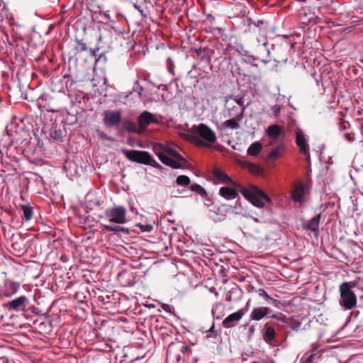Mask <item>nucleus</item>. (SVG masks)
<instances>
[{
	"label": "nucleus",
	"instance_id": "obj_1",
	"mask_svg": "<svg viewBox=\"0 0 363 363\" xmlns=\"http://www.w3.org/2000/svg\"><path fill=\"white\" fill-rule=\"evenodd\" d=\"M192 134H186L185 139L197 146L210 147L217 140L215 132L204 123L194 125L191 128Z\"/></svg>",
	"mask_w": 363,
	"mask_h": 363
},
{
	"label": "nucleus",
	"instance_id": "obj_2",
	"mask_svg": "<svg viewBox=\"0 0 363 363\" xmlns=\"http://www.w3.org/2000/svg\"><path fill=\"white\" fill-rule=\"evenodd\" d=\"M359 279L357 278L354 281H345L339 286V303L345 310H352L357 306V298L352 289L358 286Z\"/></svg>",
	"mask_w": 363,
	"mask_h": 363
},
{
	"label": "nucleus",
	"instance_id": "obj_3",
	"mask_svg": "<svg viewBox=\"0 0 363 363\" xmlns=\"http://www.w3.org/2000/svg\"><path fill=\"white\" fill-rule=\"evenodd\" d=\"M121 151L125 157L131 162L150 165L154 167H160L152 155L146 151L125 149H123Z\"/></svg>",
	"mask_w": 363,
	"mask_h": 363
},
{
	"label": "nucleus",
	"instance_id": "obj_4",
	"mask_svg": "<svg viewBox=\"0 0 363 363\" xmlns=\"http://www.w3.org/2000/svg\"><path fill=\"white\" fill-rule=\"evenodd\" d=\"M241 194L254 206L259 208H262L264 205L262 199L267 202L271 201L270 198L256 186H252L249 189L243 188L241 191Z\"/></svg>",
	"mask_w": 363,
	"mask_h": 363
},
{
	"label": "nucleus",
	"instance_id": "obj_5",
	"mask_svg": "<svg viewBox=\"0 0 363 363\" xmlns=\"http://www.w3.org/2000/svg\"><path fill=\"white\" fill-rule=\"evenodd\" d=\"M257 45L254 49V57L256 60L264 63H268L270 61V50L268 47V41L265 35H261L257 38Z\"/></svg>",
	"mask_w": 363,
	"mask_h": 363
},
{
	"label": "nucleus",
	"instance_id": "obj_6",
	"mask_svg": "<svg viewBox=\"0 0 363 363\" xmlns=\"http://www.w3.org/2000/svg\"><path fill=\"white\" fill-rule=\"evenodd\" d=\"M126 209L121 206L106 210L105 215L108 220L116 224H124L127 222Z\"/></svg>",
	"mask_w": 363,
	"mask_h": 363
},
{
	"label": "nucleus",
	"instance_id": "obj_7",
	"mask_svg": "<svg viewBox=\"0 0 363 363\" xmlns=\"http://www.w3.org/2000/svg\"><path fill=\"white\" fill-rule=\"evenodd\" d=\"M28 303V299L26 296H21L16 298L4 305V307L10 311H24L26 304Z\"/></svg>",
	"mask_w": 363,
	"mask_h": 363
},
{
	"label": "nucleus",
	"instance_id": "obj_8",
	"mask_svg": "<svg viewBox=\"0 0 363 363\" xmlns=\"http://www.w3.org/2000/svg\"><path fill=\"white\" fill-rule=\"evenodd\" d=\"M104 116V123L106 127L117 126L122 121L121 113L119 111H106Z\"/></svg>",
	"mask_w": 363,
	"mask_h": 363
},
{
	"label": "nucleus",
	"instance_id": "obj_9",
	"mask_svg": "<svg viewBox=\"0 0 363 363\" xmlns=\"http://www.w3.org/2000/svg\"><path fill=\"white\" fill-rule=\"evenodd\" d=\"M320 351L315 345H312L311 349L304 353L300 359V363H315L317 359L321 357Z\"/></svg>",
	"mask_w": 363,
	"mask_h": 363
},
{
	"label": "nucleus",
	"instance_id": "obj_10",
	"mask_svg": "<svg viewBox=\"0 0 363 363\" xmlns=\"http://www.w3.org/2000/svg\"><path fill=\"white\" fill-rule=\"evenodd\" d=\"M157 122L154 115L148 111L143 112L138 117V123L141 133H144L147 127L152 123Z\"/></svg>",
	"mask_w": 363,
	"mask_h": 363
},
{
	"label": "nucleus",
	"instance_id": "obj_11",
	"mask_svg": "<svg viewBox=\"0 0 363 363\" xmlns=\"http://www.w3.org/2000/svg\"><path fill=\"white\" fill-rule=\"evenodd\" d=\"M296 143L301 153L309 155V145L307 143L303 132L298 129L296 131Z\"/></svg>",
	"mask_w": 363,
	"mask_h": 363
},
{
	"label": "nucleus",
	"instance_id": "obj_12",
	"mask_svg": "<svg viewBox=\"0 0 363 363\" xmlns=\"http://www.w3.org/2000/svg\"><path fill=\"white\" fill-rule=\"evenodd\" d=\"M243 311H238L230 314L223 321L222 325L225 328H233L242 318Z\"/></svg>",
	"mask_w": 363,
	"mask_h": 363
},
{
	"label": "nucleus",
	"instance_id": "obj_13",
	"mask_svg": "<svg viewBox=\"0 0 363 363\" xmlns=\"http://www.w3.org/2000/svg\"><path fill=\"white\" fill-rule=\"evenodd\" d=\"M246 107L240 108L235 104H228L225 110V116L228 118H243L244 112Z\"/></svg>",
	"mask_w": 363,
	"mask_h": 363
},
{
	"label": "nucleus",
	"instance_id": "obj_14",
	"mask_svg": "<svg viewBox=\"0 0 363 363\" xmlns=\"http://www.w3.org/2000/svg\"><path fill=\"white\" fill-rule=\"evenodd\" d=\"M19 288V283L11 280H6L2 290L3 296L7 298L11 297L18 291Z\"/></svg>",
	"mask_w": 363,
	"mask_h": 363
},
{
	"label": "nucleus",
	"instance_id": "obj_15",
	"mask_svg": "<svg viewBox=\"0 0 363 363\" xmlns=\"http://www.w3.org/2000/svg\"><path fill=\"white\" fill-rule=\"evenodd\" d=\"M269 311L270 309L265 306L254 308L250 313V318L252 320L259 321L267 316Z\"/></svg>",
	"mask_w": 363,
	"mask_h": 363
},
{
	"label": "nucleus",
	"instance_id": "obj_16",
	"mask_svg": "<svg viewBox=\"0 0 363 363\" xmlns=\"http://www.w3.org/2000/svg\"><path fill=\"white\" fill-rule=\"evenodd\" d=\"M305 189L304 185L302 183L296 184L291 192V196L294 201L302 202L304 196Z\"/></svg>",
	"mask_w": 363,
	"mask_h": 363
},
{
	"label": "nucleus",
	"instance_id": "obj_17",
	"mask_svg": "<svg viewBox=\"0 0 363 363\" xmlns=\"http://www.w3.org/2000/svg\"><path fill=\"white\" fill-rule=\"evenodd\" d=\"M219 194L227 200H232L238 197V191L230 186L221 187L219 189Z\"/></svg>",
	"mask_w": 363,
	"mask_h": 363
},
{
	"label": "nucleus",
	"instance_id": "obj_18",
	"mask_svg": "<svg viewBox=\"0 0 363 363\" xmlns=\"http://www.w3.org/2000/svg\"><path fill=\"white\" fill-rule=\"evenodd\" d=\"M276 332L274 328L268 323L264 325L262 334L263 340L268 344H271L275 339Z\"/></svg>",
	"mask_w": 363,
	"mask_h": 363
},
{
	"label": "nucleus",
	"instance_id": "obj_19",
	"mask_svg": "<svg viewBox=\"0 0 363 363\" xmlns=\"http://www.w3.org/2000/svg\"><path fill=\"white\" fill-rule=\"evenodd\" d=\"M320 218L321 213H320L312 218L306 225H303V228L310 230L313 233L318 232Z\"/></svg>",
	"mask_w": 363,
	"mask_h": 363
},
{
	"label": "nucleus",
	"instance_id": "obj_20",
	"mask_svg": "<svg viewBox=\"0 0 363 363\" xmlns=\"http://www.w3.org/2000/svg\"><path fill=\"white\" fill-rule=\"evenodd\" d=\"M242 119V118H230L229 120L225 121L221 124L220 128L238 129L240 128L239 122L241 121Z\"/></svg>",
	"mask_w": 363,
	"mask_h": 363
},
{
	"label": "nucleus",
	"instance_id": "obj_21",
	"mask_svg": "<svg viewBox=\"0 0 363 363\" xmlns=\"http://www.w3.org/2000/svg\"><path fill=\"white\" fill-rule=\"evenodd\" d=\"M284 152V146L279 145L276 147L273 148L267 156V160L269 162H274L277 160Z\"/></svg>",
	"mask_w": 363,
	"mask_h": 363
},
{
	"label": "nucleus",
	"instance_id": "obj_22",
	"mask_svg": "<svg viewBox=\"0 0 363 363\" xmlns=\"http://www.w3.org/2000/svg\"><path fill=\"white\" fill-rule=\"evenodd\" d=\"M213 174L214 177L222 183L234 184V182L225 172L220 169H215Z\"/></svg>",
	"mask_w": 363,
	"mask_h": 363
},
{
	"label": "nucleus",
	"instance_id": "obj_23",
	"mask_svg": "<svg viewBox=\"0 0 363 363\" xmlns=\"http://www.w3.org/2000/svg\"><path fill=\"white\" fill-rule=\"evenodd\" d=\"M123 128L128 132L142 134L140 127H138L134 122L130 121L124 120L123 121Z\"/></svg>",
	"mask_w": 363,
	"mask_h": 363
},
{
	"label": "nucleus",
	"instance_id": "obj_24",
	"mask_svg": "<svg viewBox=\"0 0 363 363\" xmlns=\"http://www.w3.org/2000/svg\"><path fill=\"white\" fill-rule=\"evenodd\" d=\"M104 227L107 231L113 233H123L126 235L130 233L128 228L120 225H104Z\"/></svg>",
	"mask_w": 363,
	"mask_h": 363
},
{
	"label": "nucleus",
	"instance_id": "obj_25",
	"mask_svg": "<svg viewBox=\"0 0 363 363\" xmlns=\"http://www.w3.org/2000/svg\"><path fill=\"white\" fill-rule=\"evenodd\" d=\"M160 161L163 164L168 165L174 169L183 168L181 163H179V162L174 161V160H172V158H170L169 157H168L167 155L160 157Z\"/></svg>",
	"mask_w": 363,
	"mask_h": 363
},
{
	"label": "nucleus",
	"instance_id": "obj_26",
	"mask_svg": "<svg viewBox=\"0 0 363 363\" xmlns=\"http://www.w3.org/2000/svg\"><path fill=\"white\" fill-rule=\"evenodd\" d=\"M246 10L245 6L242 4H239L238 5H235L234 8L231 9V16L230 17H235V16H244L245 15Z\"/></svg>",
	"mask_w": 363,
	"mask_h": 363
},
{
	"label": "nucleus",
	"instance_id": "obj_27",
	"mask_svg": "<svg viewBox=\"0 0 363 363\" xmlns=\"http://www.w3.org/2000/svg\"><path fill=\"white\" fill-rule=\"evenodd\" d=\"M262 147L259 142H255L250 145L247 149V154L251 156H257L261 151Z\"/></svg>",
	"mask_w": 363,
	"mask_h": 363
},
{
	"label": "nucleus",
	"instance_id": "obj_28",
	"mask_svg": "<svg viewBox=\"0 0 363 363\" xmlns=\"http://www.w3.org/2000/svg\"><path fill=\"white\" fill-rule=\"evenodd\" d=\"M267 133L268 136L275 138L281 133V128L277 124L271 125L267 128Z\"/></svg>",
	"mask_w": 363,
	"mask_h": 363
},
{
	"label": "nucleus",
	"instance_id": "obj_29",
	"mask_svg": "<svg viewBox=\"0 0 363 363\" xmlns=\"http://www.w3.org/2000/svg\"><path fill=\"white\" fill-rule=\"evenodd\" d=\"M21 208L23 212V218L26 221L30 220L33 216V210L32 207L26 205H21Z\"/></svg>",
	"mask_w": 363,
	"mask_h": 363
},
{
	"label": "nucleus",
	"instance_id": "obj_30",
	"mask_svg": "<svg viewBox=\"0 0 363 363\" xmlns=\"http://www.w3.org/2000/svg\"><path fill=\"white\" fill-rule=\"evenodd\" d=\"M196 55L197 59L201 61H205L207 63L210 62V57L208 55L207 51L205 49H199L196 50Z\"/></svg>",
	"mask_w": 363,
	"mask_h": 363
},
{
	"label": "nucleus",
	"instance_id": "obj_31",
	"mask_svg": "<svg viewBox=\"0 0 363 363\" xmlns=\"http://www.w3.org/2000/svg\"><path fill=\"white\" fill-rule=\"evenodd\" d=\"M166 153H168L175 159L188 164V162L174 149L167 147Z\"/></svg>",
	"mask_w": 363,
	"mask_h": 363
},
{
	"label": "nucleus",
	"instance_id": "obj_32",
	"mask_svg": "<svg viewBox=\"0 0 363 363\" xmlns=\"http://www.w3.org/2000/svg\"><path fill=\"white\" fill-rule=\"evenodd\" d=\"M166 150L167 147L164 146L162 144H156L153 146V150L160 160V157L166 156V155L164 154V152H166Z\"/></svg>",
	"mask_w": 363,
	"mask_h": 363
},
{
	"label": "nucleus",
	"instance_id": "obj_33",
	"mask_svg": "<svg viewBox=\"0 0 363 363\" xmlns=\"http://www.w3.org/2000/svg\"><path fill=\"white\" fill-rule=\"evenodd\" d=\"M190 189L192 191H194V192L197 193L198 194L201 195L202 197H205L207 195L206 190L201 185H199L198 184H196V183L192 184L190 186Z\"/></svg>",
	"mask_w": 363,
	"mask_h": 363
},
{
	"label": "nucleus",
	"instance_id": "obj_34",
	"mask_svg": "<svg viewBox=\"0 0 363 363\" xmlns=\"http://www.w3.org/2000/svg\"><path fill=\"white\" fill-rule=\"evenodd\" d=\"M286 324L293 330L295 331H298L301 326V323L299 320H295L294 318H290L288 319Z\"/></svg>",
	"mask_w": 363,
	"mask_h": 363
},
{
	"label": "nucleus",
	"instance_id": "obj_35",
	"mask_svg": "<svg viewBox=\"0 0 363 363\" xmlns=\"http://www.w3.org/2000/svg\"><path fill=\"white\" fill-rule=\"evenodd\" d=\"M249 171L254 174L261 175L263 174V169L259 165L255 164H250L248 166Z\"/></svg>",
	"mask_w": 363,
	"mask_h": 363
},
{
	"label": "nucleus",
	"instance_id": "obj_36",
	"mask_svg": "<svg viewBox=\"0 0 363 363\" xmlns=\"http://www.w3.org/2000/svg\"><path fill=\"white\" fill-rule=\"evenodd\" d=\"M176 182L180 186H188L190 184L191 181L189 177L186 175H180L177 177Z\"/></svg>",
	"mask_w": 363,
	"mask_h": 363
},
{
	"label": "nucleus",
	"instance_id": "obj_37",
	"mask_svg": "<svg viewBox=\"0 0 363 363\" xmlns=\"http://www.w3.org/2000/svg\"><path fill=\"white\" fill-rule=\"evenodd\" d=\"M106 57L104 54H99L95 60V67L101 68L106 62Z\"/></svg>",
	"mask_w": 363,
	"mask_h": 363
},
{
	"label": "nucleus",
	"instance_id": "obj_38",
	"mask_svg": "<svg viewBox=\"0 0 363 363\" xmlns=\"http://www.w3.org/2000/svg\"><path fill=\"white\" fill-rule=\"evenodd\" d=\"M257 293L258 294V295L260 297H263L267 300H269V301H272L273 303L277 302V300H276V299L272 298L270 296H269L268 294L266 292V291L263 289H259L257 291Z\"/></svg>",
	"mask_w": 363,
	"mask_h": 363
},
{
	"label": "nucleus",
	"instance_id": "obj_39",
	"mask_svg": "<svg viewBox=\"0 0 363 363\" xmlns=\"http://www.w3.org/2000/svg\"><path fill=\"white\" fill-rule=\"evenodd\" d=\"M77 45L75 47V50L78 52H84L87 50V47L85 43L82 40H77Z\"/></svg>",
	"mask_w": 363,
	"mask_h": 363
},
{
	"label": "nucleus",
	"instance_id": "obj_40",
	"mask_svg": "<svg viewBox=\"0 0 363 363\" xmlns=\"http://www.w3.org/2000/svg\"><path fill=\"white\" fill-rule=\"evenodd\" d=\"M167 64L168 66V71L169 73H171L172 75H174V64L173 61L170 57H168L167 60Z\"/></svg>",
	"mask_w": 363,
	"mask_h": 363
},
{
	"label": "nucleus",
	"instance_id": "obj_41",
	"mask_svg": "<svg viewBox=\"0 0 363 363\" xmlns=\"http://www.w3.org/2000/svg\"><path fill=\"white\" fill-rule=\"evenodd\" d=\"M271 318H274V319H276V320H277L282 321V322L286 323V322H287V320H288L286 319V316H285L284 314H282V313H280L279 315H275V314H274V315H272L271 316Z\"/></svg>",
	"mask_w": 363,
	"mask_h": 363
},
{
	"label": "nucleus",
	"instance_id": "obj_42",
	"mask_svg": "<svg viewBox=\"0 0 363 363\" xmlns=\"http://www.w3.org/2000/svg\"><path fill=\"white\" fill-rule=\"evenodd\" d=\"M136 3L144 6L146 9L148 8V6H152V2L151 0H135Z\"/></svg>",
	"mask_w": 363,
	"mask_h": 363
},
{
	"label": "nucleus",
	"instance_id": "obj_43",
	"mask_svg": "<svg viewBox=\"0 0 363 363\" xmlns=\"http://www.w3.org/2000/svg\"><path fill=\"white\" fill-rule=\"evenodd\" d=\"M281 109V106L280 105H274L272 106V110L275 116H277L279 114Z\"/></svg>",
	"mask_w": 363,
	"mask_h": 363
},
{
	"label": "nucleus",
	"instance_id": "obj_44",
	"mask_svg": "<svg viewBox=\"0 0 363 363\" xmlns=\"http://www.w3.org/2000/svg\"><path fill=\"white\" fill-rule=\"evenodd\" d=\"M345 137L346 140H348L349 142H353L355 140L354 134L352 133H346L345 135Z\"/></svg>",
	"mask_w": 363,
	"mask_h": 363
},
{
	"label": "nucleus",
	"instance_id": "obj_45",
	"mask_svg": "<svg viewBox=\"0 0 363 363\" xmlns=\"http://www.w3.org/2000/svg\"><path fill=\"white\" fill-rule=\"evenodd\" d=\"M135 84L138 85V88L135 89V91L138 92V95L140 98L143 91V88L139 84L138 81H136Z\"/></svg>",
	"mask_w": 363,
	"mask_h": 363
},
{
	"label": "nucleus",
	"instance_id": "obj_46",
	"mask_svg": "<svg viewBox=\"0 0 363 363\" xmlns=\"http://www.w3.org/2000/svg\"><path fill=\"white\" fill-rule=\"evenodd\" d=\"M346 123H348L345 121L342 118H341V121L339 125V128L340 130H345L347 129Z\"/></svg>",
	"mask_w": 363,
	"mask_h": 363
},
{
	"label": "nucleus",
	"instance_id": "obj_47",
	"mask_svg": "<svg viewBox=\"0 0 363 363\" xmlns=\"http://www.w3.org/2000/svg\"><path fill=\"white\" fill-rule=\"evenodd\" d=\"M99 52V48H97L96 49H90L91 55L95 58L99 56L98 52Z\"/></svg>",
	"mask_w": 363,
	"mask_h": 363
},
{
	"label": "nucleus",
	"instance_id": "obj_48",
	"mask_svg": "<svg viewBox=\"0 0 363 363\" xmlns=\"http://www.w3.org/2000/svg\"><path fill=\"white\" fill-rule=\"evenodd\" d=\"M235 102H236L235 106H240V108L245 107V106L244 105V102H243L242 98L238 99H235Z\"/></svg>",
	"mask_w": 363,
	"mask_h": 363
},
{
	"label": "nucleus",
	"instance_id": "obj_49",
	"mask_svg": "<svg viewBox=\"0 0 363 363\" xmlns=\"http://www.w3.org/2000/svg\"><path fill=\"white\" fill-rule=\"evenodd\" d=\"M250 301L248 300L246 306H245V308H242L241 309H240L239 311H243V315H245V313L248 311L249 309V307H250Z\"/></svg>",
	"mask_w": 363,
	"mask_h": 363
},
{
	"label": "nucleus",
	"instance_id": "obj_50",
	"mask_svg": "<svg viewBox=\"0 0 363 363\" xmlns=\"http://www.w3.org/2000/svg\"><path fill=\"white\" fill-rule=\"evenodd\" d=\"M100 136L101 138L106 139V140H110V138L108 137L105 133H101Z\"/></svg>",
	"mask_w": 363,
	"mask_h": 363
},
{
	"label": "nucleus",
	"instance_id": "obj_51",
	"mask_svg": "<svg viewBox=\"0 0 363 363\" xmlns=\"http://www.w3.org/2000/svg\"><path fill=\"white\" fill-rule=\"evenodd\" d=\"M209 332L213 333L214 332V325H213L210 329L208 330Z\"/></svg>",
	"mask_w": 363,
	"mask_h": 363
},
{
	"label": "nucleus",
	"instance_id": "obj_52",
	"mask_svg": "<svg viewBox=\"0 0 363 363\" xmlns=\"http://www.w3.org/2000/svg\"><path fill=\"white\" fill-rule=\"evenodd\" d=\"M226 300L228 301H231V296L229 295L226 297Z\"/></svg>",
	"mask_w": 363,
	"mask_h": 363
},
{
	"label": "nucleus",
	"instance_id": "obj_53",
	"mask_svg": "<svg viewBox=\"0 0 363 363\" xmlns=\"http://www.w3.org/2000/svg\"><path fill=\"white\" fill-rule=\"evenodd\" d=\"M104 15L106 16V18H107L108 19H110V18H110L109 14H106V13H105Z\"/></svg>",
	"mask_w": 363,
	"mask_h": 363
},
{
	"label": "nucleus",
	"instance_id": "obj_54",
	"mask_svg": "<svg viewBox=\"0 0 363 363\" xmlns=\"http://www.w3.org/2000/svg\"><path fill=\"white\" fill-rule=\"evenodd\" d=\"M135 7L138 10V11H140V9H139V6H138L136 4L135 5Z\"/></svg>",
	"mask_w": 363,
	"mask_h": 363
}]
</instances>
